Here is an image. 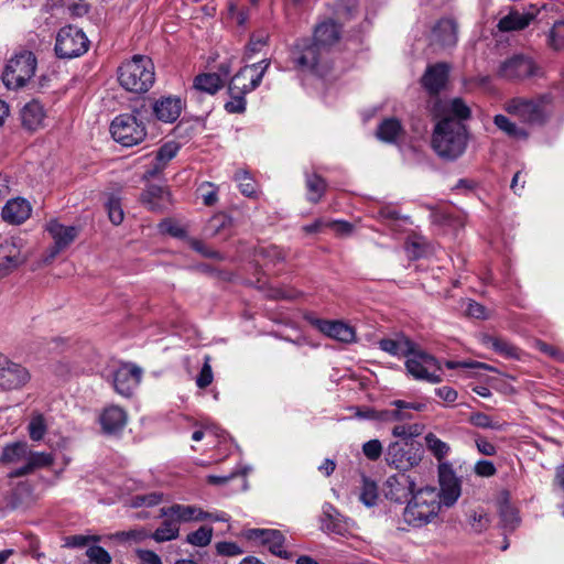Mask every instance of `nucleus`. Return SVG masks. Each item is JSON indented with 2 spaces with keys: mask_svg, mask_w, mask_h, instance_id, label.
Here are the masks:
<instances>
[{
  "mask_svg": "<svg viewBox=\"0 0 564 564\" xmlns=\"http://www.w3.org/2000/svg\"><path fill=\"white\" fill-rule=\"evenodd\" d=\"M470 117V108L460 98H454L443 107L442 118L434 127L432 147L444 159L459 158L467 147V131L463 123Z\"/></svg>",
  "mask_w": 564,
  "mask_h": 564,
  "instance_id": "obj_1",
  "label": "nucleus"
},
{
  "mask_svg": "<svg viewBox=\"0 0 564 564\" xmlns=\"http://www.w3.org/2000/svg\"><path fill=\"white\" fill-rule=\"evenodd\" d=\"M441 507L436 488H421L412 492L403 511V520L413 528H422L437 518Z\"/></svg>",
  "mask_w": 564,
  "mask_h": 564,
  "instance_id": "obj_2",
  "label": "nucleus"
},
{
  "mask_svg": "<svg viewBox=\"0 0 564 564\" xmlns=\"http://www.w3.org/2000/svg\"><path fill=\"white\" fill-rule=\"evenodd\" d=\"M118 80L127 91L147 93L155 80L154 65L149 57L134 55L119 67Z\"/></svg>",
  "mask_w": 564,
  "mask_h": 564,
  "instance_id": "obj_3",
  "label": "nucleus"
},
{
  "mask_svg": "<svg viewBox=\"0 0 564 564\" xmlns=\"http://www.w3.org/2000/svg\"><path fill=\"white\" fill-rule=\"evenodd\" d=\"M406 372L415 380L440 383L443 380L441 362L431 354L422 350L416 344L405 358Z\"/></svg>",
  "mask_w": 564,
  "mask_h": 564,
  "instance_id": "obj_4",
  "label": "nucleus"
},
{
  "mask_svg": "<svg viewBox=\"0 0 564 564\" xmlns=\"http://www.w3.org/2000/svg\"><path fill=\"white\" fill-rule=\"evenodd\" d=\"M36 57L31 51H20L8 62L2 74L3 84L9 89L24 87L35 75Z\"/></svg>",
  "mask_w": 564,
  "mask_h": 564,
  "instance_id": "obj_5",
  "label": "nucleus"
},
{
  "mask_svg": "<svg viewBox=\"0 0 564 564\" xmlns=\"http://www.w3.org/2000/svg\"><path fill=\"white\" fill-rule=\"evenodd\" d=\"M547 104L546 96L514 97L505 104L503 109L523 123L542 124L547 118Z\"/></svg>",
  "mask_w": 564,
  "mask_h": 564,
  "instance_id": "obj_6",
  "label": "nucleus"
},
{
  "mask_svg": "<svg viewBox=\"0 0 564 564\" xmlns=\"http://www.w3.org/2000/svg\"><path fill=\"white\" fill-rule=\"evenodd\" d=\"M137 113V110L131 113H121L111 121V135L123 147L139 144L147 137L145 126L138 119Z\"/></svg>",
  "mask_w": 564,
  "mask_h": 564,
  "instance_id": "obj_7",
  "label": "nucleus"
},
{
  "mask_svg": "<svg viewBox=\"0 0 564 564\" xmlns=\"http://www.w3.org/2000/svg\"><path fill=\"white\" fill-rule=\"evenodd\" d=\"M89 40L78 28L67 25L62 28L55 42V53L59 58H75L88 51Z\"/></svg>",
  "mask_w": 564,
  "mask_h": 564,
  "instance_id": "obj_8",
  "label": "nucleus"
},
{
  "mask_svg": "<svg viewBox=\"0 0 564 564\" xmlns=\"http://www.w3.org/2000/svg\"><path fill=\"white\" fill-rule=\"evenodd\" d=\"M29 259V251L20 237H0V275L15 271Z\"/></svg>",
  "mask_w": 564,
  "mask_h": 564,
  "instance_id": "obj_9",
  "label": "nucleus"
},
{
  "mask_svg": "<svg viewBox=\"0 0 564 564\" xmlns=\"http://www.w3.org/2000/svg\"><path fill=\"white\" fill-rule=\"evenodd\" d=\"M270 62L267 59L260 63L245 66L229 82L228 94L247 95L256 89L269 67Z\"/></svg>",
  "mask_w": 564,
  "mask_h": 564,
  "instance_id": "obj_10",
  "label": "nucleus"
},
{
  "mask_svg": "<svg viewBox=\"0 0 564 564\" xmlns=\"http://www.w3.org/2000/svg\"><path fill=\"white\" fill-rule=\"evenodd\" d=\"M538 73L539 67L534 61L523 54L505 59L498 68V76L507 80H523L536 76Z\"/></svg>",
  "mask_w": 564,
  "mask_h": 564,
  "instance_id": "obj_11",
  "label": "nucleus"
},
{
  "mask_svg": "<svg viewBox=\"0 0 564 564\" xmlns=\"http://www.w3.org/2000/svg\"><path fill=\"white\" fill-rule=\"evenodd\" d=\"M440 501L441 505L453 507L462 494V481L451 463L438 464Z\"/></svg>",
  "mask_w": 564,
  "mask_h": 564,
  "instance_id": "obj_12",
  "label": "nucleus"
},
{
  "mask_svg": "<svg viewBox=\"0 0 564 564\" xmlns=\"http://www.w3.org/2000/svg\"><path fill=\"white\" fill-rule=\"evenodd\" d=\"M323 53L324 50L315 41L302 40L296 43L292 51V59L300 69L322 75L321 61Z\"/></svg>",
  "mask_w": 564,
  "mask_h": 564,
  "instance_id": "obj_13",
  "label": "nucleus"
},
{
  "mask_svg": "<svg viewBox=\"0 0 564 564\" xmlns=\"http://www.w3.org/2000/svg\"><path fill=\"white\" fill-rule=\"evenodd\" d=\"M421 459L422 455L419 449H414L412 445L401 442L391 443L386 454L387 463L400 470H406L419 465Z\"/></svg>",
  "mask_w": 564,
  "mask_h": 564,
  "instance_id": "obj_14",
  "label": "nucleus"
},
{
  "mask_svg": "<svg viewBox=\"0 0 564 564\" xmlns=\"http://www.w3.org/2000/svg\"><path fill=\"white\" fill-rule=\"evenodd\" d=\"M142 369L133 364H122L112 372V386L117 393L130 397L139 386Z\"/></svg>",
  "mask_w": 564,
  "mask_h": 564,
  "instance_id": "obj_15",
  "label": "nucleus"
},
{
  "mask_svg": "<svg viewBox=\"0 0 564 564\" xmlns=\"http://www.w3.org/2000/svg\"><path fill=\"white\" fill-rule=\"evenodd\" d=\"M29 370L10 361L0 354V387L6 390L20 389L30 381Z\"/></svg>",
  "mask_w": 564,
  "mask_h": 564,
  "instance_id": "obj_16",
  "label": "nucleus"
},
{
  "mask_svg": "<svg viewBox=\"0 0 564 564\" xmlns=\"http://www.w3.org/2000/svg\"><path fill=\"white\" fill-rule=\"evenodd\" d=\"M46 230L54 240L53 247L47 250L46 261L53 260L62 250L67 248L78 234L76 227L64 226L56 219H52L46 224Z\"/></svg>",
  "mask_w": 564,
  "mask_h": 564,
  "instance_id": "obj_17",
  "label": "nucleus"
},
{
  "mask_svg": "<svg viewBox=\"0 0 564 564\" xmlns=\"http://www.w3.org/2000/svg\"><path fill=\"white\" fill-rule=\"evenodd\" d=\"M415 482L405 474L389 476L383 485L387 499L402 502L414 491Z\"/></svg>",
  "mask_w": 564,
  "mask_h": 564,
  "instance_id": "obj_18",
  "label": "nucleus"
},
{
  "mask_svg": "<svg viewBox=\"0 0 564 564\" xmlns=\"http://www.w3.org/2000/svg\"><path fill=\"white\" fill-rule=\"evenodd\" d=\"M249 540L259 541L267 545L269 551L280 557H288V552L284 549V535L272 529H251L246 532Z\"/></svg>",
  "mask_w": 564,
  "mask_h": 564,
  "instance_id": "obj_19",
  "label": "nucleus"
},
{
  "mask_svg": "<svg viewBox=\"0 0 564 564\" xmlns=\"http://www.w3.org/2000/svg\"><path fill=\"white\" fill-rule=\"evenodd\" d=\"M184 102L180 97H161L152 105L155 118L165 123H172L178 119L182 113Z\"/></svg>",
  "mask_w": 564,
  "mask_h": 564,
  "instance_id": "obj_20",
  "label": "nucleus"
},
{
  "mask_svg": "<svg viewBox=\"0 0 564 564\" xmlns=\"http://www.w3.org/2000/svg\"><path fill=\"white\" fill-rule=\"evenodd\" d=\"M160 516L164 518H174L175 521H177V524L181 522L204 521L212 517V514L203 511L198 507L178 503L167 508H161Z\"/></svg>",
  "mask_w": 564,
  "mask_h": 564,
  "instance_id": "obj_21",
  "label": "nucleus"
},
{
  "mask_svg": "<svg viewBox=\"0 0 564 564\" xmlns=\"http://www.w3.org/2000/svg\"><path fill=\"white\" fill-rule=\"evenodd\" d=\"M30 203L24 198H14L7 202L2 208V218L4 221L19 225L25 221L31 215Z\"/></svg>",
  "mask_w": 564,
  "mask_h": 564,
  "instance_id": "obj_22",
  "label": "nucleus"
},
{
  "mask_svg": "<svg viewBox=\"0 0 564 564\" xmlns=\"http://www.w3.org/2000/svg\"><path fill=\"white\" fill-rule=\"evenodd\" d=\"M54 463V456L47 452L28 451L26 462L19 468L14 469L10 475L12 477H21L32 474L36 469L45 468Z\"/></svg>",
  "mask_w": 564,
  "mask_h": 564,
  "instance_id": "obj_23",
  "label": "nucleus"
},
{
  "mask_svg": "<svg viewBox=\"0 0 564 564\" xmlns=\"http://www.w3.org/2000/svg\"><path fill=\"white\" fill-rule=\"evenodd\" d=\"M318 329L330 338L341 343H352L356 338L355 329L339 321H317Z\"/></svg>",
  "mask_w": 564,
  "mask_h": 564,
  "instance_id": "obj_24",
  "label": "nucleus"
},
{
  "mask_svg": "<svg viewBox=\"0 0 564 564\" xmlns=\"http://www.w3.org/2000/svg\"><path fill=\"white\" fill-rule=\"evenodd\" d=\"M414 345L415 343L402 334H398L394 337L382 338L378 341V346L382 351L398 358H406Z\"/></svg>",
  "mask_w": 564,
  "mask_h": 564,
  "instance_id": "obj_25",
  "label": "nucleus"
},
{
  "mask_svg": "<svg viewBox=\"0 0 564 564\" xmlns=\"http://www.w3.org/2000/svg\"><path fill=\"white\" fill-rule=\"evenodd\" d=\"M141 200L151 210H163L171 204L170 192L165 187L150 185L142 193Z\"/></svg>",
  "mask_w": 564,
  "mask_h": 564,
  "instance_id": "obj_26",
  "label": "nucleus"
},
{
  "mask_svg": "<svg viewBox=\"0 0 564 564\" xmlns=\"http://www.w3.org/2000/svg\"><path fill=\"white\" fill-rule=\"evenodd\" d=\"M45 120V111L37 100H32L24 105L21 109L22 126L31 131H35L43 127Z\"/></svg>",
  "mask_w": 564,
  "mask_h": 564,
  "instance_id": "obj_27",
  "label": "nucleus"
},
{
  "mask_svg": "<svg viewBox=\"0 0 564 564\" xmlns=\"http://www.w3.org/2000/svg\"><path fill=\"white\" fill-rule=\"evenodd\" d=\"M127 423V413L117 405H110L104 410L100 415V424L105 432L116 433L124 427Z\"/></svg>",
  "mask_w": 564,
  "mask_h": 564,
  "instance_id": "obj_28",
  "label": "nucleus"
},
{
  "mask_svg": "<svg viewBox=\"0 0 564 564\" xmlns=\"http://www.w3.org/2000/svg\"><path fill=\"white\" fill-rule=\"evenodd\" d=\"M447 75L448 66L444 63L436 64L426 69L422 84L430 93H438L444 87Z\"/></svg>",
  "mask_w": 564,
  "mask_h": 564,
  "instance_id": "obj_29",
  "label": "nucleus"
},
{
  "mask_svg": "<svg viewBox=\"0 0 564 564\" xmlns=\"http://www.w3.org/2000/svg\"><path fill=\"white\" fill-rule=\"evenodd\" d=\"M433 40L441 45L451 46L457 41V25L453 19H442L433 29Z\"/></svg>",
  "mask_w": 564,
  "mask_h": 564,
  "instance_id": "obj_30",
  "label": "nucleus"
},
{
  "mask_svg": "<svg viewBox=\"0 0 564 564\" xmlns=\"http://www.w3.org/2000/svg\"><path fill=\"white\" fill-rule=\"evenodd\" d=\"M180 145L176 142L172 141L164 143L155 154L153 167L145 172L144 177H153L160 173L165 167L167 162L176 155Z\"/></svg>",
  "mask_w": 564,
  "mask_h": 564,
  "instance_id": "obj_31",
  "label": "nucleus"
},
{
  "mask_svg": "<svg viewBox=\"0 0 564 564\" xmlns=\"http://www.w3.org/2000/svg\"><path fill=\"white\" fill-rule=\"evenodd\" d=\"M339 39L338 25L333 21L318 24L314 31V41L325 51Z\"/></svg>",
  "mask_w": 564,
  "mask_h": 564,
  "instance_id": "obj_32",
  "label": "nucleus"
},
{
  "mask_svg": "<svg viewBox=\"0 0 564 564\" xmlns=\"http://www.w3.org/2000/svg\"><path fill=\"white\" fill-rule=\"evenodd\" d=\"M533 19L534 15L531 13L510 11L509 14L499 20L498 29L502 32L523 30Z\"/></svg>",
  "mask_w": 564,
  "mask_h": 564,
  "instance_id": "obj_33",
  "label": "nucleus"
},
{
  "mask_svg": "<svg viewBox=\"0 0 564 564\" xmlns=\"http://www.w3.org/2000/svg\"><path fill=\"white\" fill-rule=\"evenodd\" d=\"M29 445L24 442H17L3 447L1 462L4 464H25Z\"/></svg>",
  "mask_w": 564,
  "mask_h": 564,
  "instance_id": "obj_34",
  "label": "nucleus"
},
{
  "mask_svg": "<svg viewBox=\"0 0 564 564\" xmlns=\"http://www.w3.org/2000/svg\"><path fill=\"white\" fill-rule=\"evenodd\" d=\"M427 451L437 459V462L446 463L444 459L451 453V446L446 442L438 438L434 433L430 432L424 436Z\"/></svg>",
  "mask_w": 564,
  "mask_h": 564,
  "instance_id": "obj_35",
  "label": "nucleus"
},
{
  "mask_svg": "<svg viewBox=\"0 0 564 564\" xmlns=\"http://www.w3.org/2000/svg\"><path fill=\"white\" fill-rule=\"evenodd\" d=\"M494 123L500 131H502L510 138L521 140L527 139L528 137V133L523 128L518 127L505 115H496L494 118Z\"/></svg>",
  "mask_w": 564,
  "mask_h": 564,
  "instance_id": "obj_36",
  "label": "nucleus"
},
{
  "mask_svg": "<svg viewBox=\"0 0 564 564\" xmlns=\"http://www.w3.org/2000/svg\"><path fill=\"white\" fill-rule=\"evenodd\" d=\"M180 527L174 518H165L162 524L151 534L156 542H166L178 536Z\"/></svg>",
  "mask_w": 564,
  "mask_h": 564,
  "instance_id": "obj_37",
  "label": "nucleus"
},
{
  "mask_svg": "<svg viewBox=\"0 0 564 564\" xmlns=\"http://www.w3.org/2000/svg\"><path fill=\"white\" fill-rule=\"evenodd\" d=\"M325 528L329 532L345 536L350 534L351 530L355 528V523L338 513L335 516L327 514Z\"/></svg>",
  "mask_w": 564,
  "mask_h": 564,
  "instance_id": "obj_38",
  "label": "nucleus"
},
{
  "mask_svg": "<svg viewBox=\"0 0 564 564\" xmlns=\"http://www.w3.org/2000/svg\"><path fill=\"white\" fill-rule=\"evenodd\" d=\"M402 132L399 120L394 118L384 119L378 127L377 135L386 142H394Z\"/></svg>",
  "mask_w": 564,
  "mask_h": 564,
  "instance_id": "obj_39",
  "label": "nucleus"
},
{
  "mask_svg": "<svg viewBox=\"0 0 564 564\" xmlns=\"http://www.w3.org/2000/svg\"><path fill=\"white\" fill-rule=\"evenodd\" d=\"M194 87L197 90L213 95L223 87V80L219 75L214 73L202 74L196 76Z\"/></svg>",
  "mask_w": 564,
  "mask_h": 564,
  "instance_id": "obj_40",
  "label": "nucleus"
},
{
  "mask_svg": "<svg viewBox=\"0 0 564 564\" xmlns=\"http://www.w3.org/2000/svg\"><path fill=\"white\" fill-rule=\"evenodd\" d=\"M546 45L553 51L564 50V20H557L546 32Z\"/></svg>",
  "mask_w": 564,
  "mask_h": 564,
  "instance_id": "obj_41",
  "label": "nucleus"
},
{
  "mask_svg": "<svg viewBox=\"0 0 564 564\" xmlns=\"http://www.w3.org/2000/svg\"><path fill=\"white\" fill-rule=\"evenodd\" d=\"M306 188L307 199L312 203H317L326 189V182L317 174H307Z\"/></svg>",
  "mask_w": 564,
  "mask_h": 564,
  "instance_id": "obj_42",
  "label": "nucleus"
},
{
  "mask_svg": "<svg viewBox=\"0 0 564 564\" xmlns=\"http://www.w3.org/2000/svg\"><path fill=\"white\" fill-rule=\"evenodd\" d=\"M484 344L502 356L518 357L517 348L502 338L486 336L484 338Z\"/></svg>",
  "mask_w": 564,
  "mask_h": 564,
  "instance_id": "obj_43",
  "label": "nucleus"
},
{
  "mask_svg": "<svg viewBox=\"0 0 564 564\" xmlns=\"http://www.w3.org/2000/svg\"><path fill=\"white\" fill-rule=\"evenodd\" d=\"M391 409L380 410V422H403L413 419V414L405 411V408L399 405H391Z\"/></svg>",
  "mask_w": 564,
  "mask_h": 564,
  "instance_id": "obj_44",
  "label": "nucleus"
},
{
  "mask_svg": "<svg viewBox=\"0 0 564 564\" xmlns=\"http://www.w3.org/2000/svg\"><path fill=\"white\" fill-rule=\"evenodd\" d=\"M359 499L366 507H373L375 505H377V500H378L377 485L373 481H371L367 478H364Z\"/></svg>",
  "mask_w": 564,
  "mask_h": 564,
  "instance_id": "obj_45",
  "label": "nucleus"
},
{
  "mask_svg": "<svg viewBox=\"0 0 564 564\" xmlns=\"http://www.w3.org/2000/svg\"><path fill=\"white\" fill-rule=\"evenodd\" d=\"M213 536V528L200 527L196 531L189 533L186 541L194 546H206L210 543Z\"/></svg>",
  "mask_w": 564,
  "mask_h": 564,
  "instance_id": "obj_46",
  "label": "nucleus"
},
{
  "mask_svg": "<svg viewBox=\"0 0 564 564\" xmlns=\"http://www.w3.org/2000/svg\"><path fill=\"white\" fill-rule=\"evenodd\" d=\"M46 423L42 414L32 416L28 431L32 441H41L46 433Z\"/></svg>",
  "mask_w": 564,
  "mask_h": 564,
  "instance_id": "obj_47",
  "label": "nucleus"
},
{
  "mask_svg": "<svg viewBox=\"0 0 564 564\" xmlns=\"http://www.w3.org/2000/svg\"><path fill=\"white\" fill-rule=\"evenodd\" d=\"M423 431L421 424H399L392 429V435L394 437L409 440L419 436Z\"/></svg>",
  "mask_w": 564,
  "mask_h": 564,
  "instance_id": "obj_48",
  "label": "nucleus"
},
{
  "mask_svg": "<svg viewBox=\"0 0 564 564\" xmlns=\"http://www.w3.org/2000/svg\"><path fill=\"white\" fill-rule=\"evenodd\" d=\"M162 498H163V496L160 492L137 495L131 498L130 506L133 508L153 507V506L159 505L162 501Z\"/></svg>",
  "mask_w": 564,
  "mask_h": 564,
  "instance_id": "obj_49",
  "label": "nucleus"
},
{
  "mask_svg": "<svg viewBox=\"0 0 564 564\" xmlns=\"http://www.w3.org/2000/svg\"><path fill=\"white\" fill-rule=\"evenodd\" d=\"M235 180L238 182V186L243 195L251 197L256 194V183L248 172L238 171Z\"/></svg>",
  "mask_w": 564,
  "mask_h": 564,
  "instance_id": "obj_50",
  "label": "nucleus"
},
{
  "mask_svg": "<svg viewBox=\"0 0 564 564\" xmlns=\"http://www.w3.org/2000/svg\"><path fill=\"white\" fill-rule=\"evenodd\" d=\"M269 35L261 31L252 34L247 46L246 54L251 58L256 53L260 52L268 43Z\"/></svg>",
  "mask_w": 564,
  "mask_h": 564,
  "instance_id": "obj_51",
  "label": "nucleus"
},
{
  "mask_svg": "<svg viewBox=\"0 0 564 564\" xmlns=\"http://www.w3.org/2000/svg\"><path fill=\"white\" fill-rule=\"evenodd\" d=\"M108 216L113 225H120L123 220V209L120 200L116 197H110L106 204Z\"/></svg>",
  "mask_w": 564,
  "mask_h": 564,
  "instance_id": "obj_52",
  "label": "nucleus"
},
{
  "mask_svg": "<svg viewBox=\"0 0 564 564\" xmlns=\"http://www.w3.org/2000/svg\"><path fill=\"white\" fill-rule=\"evenodd\" d=\"M210 360L212 358L209 356L204 357V365L200 369L199 375L196 378V384L200 389L208 387L213 382L214 376L210 366Z\"/></svg>",
  "mask_w": 564,
  "mask_h": 564,
  "instance_id": "obj_53",
  "label": "nucleus"
},
{
  "mask_svg": "<svg viewBox=\"0 0 564 564\" xmlns=\"http://www.w3.org/2000/svg\"><path fill=\"white\" fill-rule=\"evenodd\" d=\"M500 518L503 525L510 529H514L519 522L517 510L508 503L500 506Z\"/></svg>",
  "mask_w": 564,
  "mask_h": 564,
  "instance_id": "obj_54",
  "label": "nucleus"
},
{
  "mask_svg": "<svg viewBox=\"0 0 564 564\" xmlns=\"http://www.w3.org/2000/svg\"><path fill=\"white\" fill-rule=\"evenodd\" d=\"M260 254L265 260V264H268V263L275 264L278 262L283 261L284 258H285V254H284L283 250L280 249L276 246H270V247H267V248H262L260 250Z\"/></svg>",
  "mask_w": 564,
  "mask_h": 564,
  "instance_id": "obj_55",
  "label": "nucleus"
},
{
  "mask_svg": "<svg viewBox=\"0 0 564 564\" xmlns=\"http://www.w3.org/2000/svg\"><path fill=\"white\" fill-rule=\"evenodd\" d=\"M230 100L225 104V109L229 113H241L246 109V95L229 94Z\"/></svg>",
  "mask_w": 564,
  "mask_h": 564,
  "instance_id": "obj_56",
  "label": "nucleus"
},
{
  "mask_svg": "<svg viewBox=\"0 0 564 564\" xmlns=\"http://www.w3.org/2000/svg\"><path fill=\"white\" fill-rule=\"evenodd\" d=\"M364 455L370 460H377L382 454V445L379 440H370L362 445Z\"/></svg>",
  "mask_w": 564,
  "mask_h": 564,
  "instance_id": "obj_57",
  "label": "nucleus"
},
{
  "mask_svg": "<svg viewBox=\"0 0 564 564\" xmlns=\"http://www.w3.org/2000/svg\"><path fill=\"white\" fill-rule=\"evenodd\" d=\"M87 556L95 564H109L111 560L109 553L101 546L89 547L87 550Z\"/></svg>",
  "mask_w": 564,
  "mask_h": 564,
  "instance_id": "obj_58",
  "label": "nucleus"
},
{
  "mask_svg": "<svg viewBox=\"0 0 564 564\" xmlns=\"http://www.w3.org/2000/svg\"><path fill=\"white\" fill-rule=\"evenodd\" d=\"M230 218L225 214L215 215L208 223L207 230L210 231L212 235H216L220 232L221 229L228 227L230 225Z\"/></svg>",
  "mask_w": 564,
  "mask_h": 564,
  "instance_id": "obj_59",
  "label": "nucleus"
},
{
  "mask_svg": "<svg viewBox=\"0 0 564 564\" xmlns=\"http://www.w3.org/2000/svg\"><path fill=\"white\" fill-rule=\"evenodd\" d=\"M469 422L477 426V427H481V429H499L500 425L494 423L491 421V419L485 414V413H481V412H476V413H473L470 416H469Z\"/></svg>",
  "mask_w": 564,
  "mask_h": 564,
  "instance_id": "obj_60",
  "label": "nucleus"
},
{
  "mask_svg": "<svg viewBox=\"0 0 564 564\" xmlns=\"http://www.w3.org/2000/svg\"><path fill=\"white\" fill-rule=\"evenodd\" d=\"M216 551L219 555L224 556H236L242 553V550L235 542H218L216 544Z\"/></svg>",
  "mask_w": 564,
  "mask_h": 564,
  "instance_id": "obj_61",
  "label": "nucleus"
},
{
  "mask_svg": "<svg viewBox=\"0 0 564 564\" xmlns=\"http://www.w3.org/2000/svg\"><path fill=\"white\" fill-rule=\"evenodd\" d=\"M203 202L206 206H212L217 202V192L212 183H204L199 186Z\"/></svg>",
  "mask_w": 564,
  "mask_h": 564,
  "instance_id": "obj_62",
  "label": "nucleus"
},
{
  "mask_svg": "<svg viewBox=\"0 0 564 564\" xmlns=\"http://www.w3.org/2000/svg\"><path fill=\"white\" fill-rule=\"evenodd\" d=\"M474 471L480 477H491L496 474L497 469L490 460H478L475 464Z\"/></svg>",
  "mask_w": 564,
  "mask_h": 564,
  "instance_id": "obj_63",
  "label": "nucleus"
},
{
  "mask_svg": "<svg viewBox=\"0 0 564 564\" xmlns=\"http://www.w3.org/2000/svg\"><path fill=\"white\" fill-rule=\"evenodd\" d=\"M135 555L141 564H162L161 557L150 550H137Z\"/></svg>",
  "mask_w": 564,
  "mask_h": 564,
  "instance_id": "obj_64",
  "label": "nucleus"
}]
</instances>
